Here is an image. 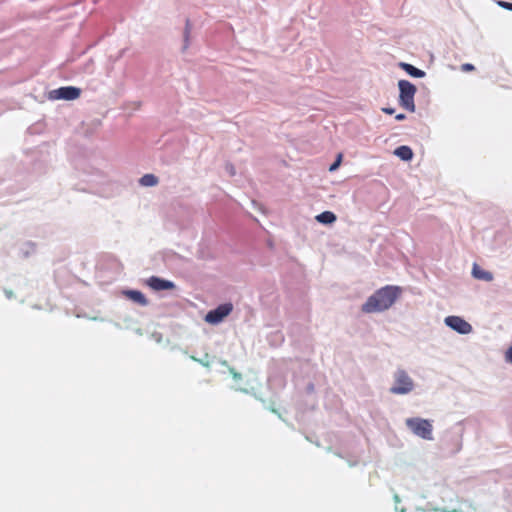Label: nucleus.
<instances>
[{"mask_svg": "<svg viewBox=\"0 0 512 512\" xmlns=\"http://www.w3.org/2000/svg\"><path fill=\"white\" fill-rule=\"evenodd\" d=\"M395 384L390 388V392L396 395L408 394L414 388V382L404 370H398L395 375Z\"/></svg>", "mask_w": 512, "mask_h": 512, "instance_id": "4", "label": "nucleus"}, {"mask_svg": "<svg viewBox=\"0 0 512 512\" xmlns=\"http://www.w3.org/2000/svg\"><path fill=\"white\" fill-rule=\"evenodd\" d=\"M147 285L155 290V291H162V290H171L174 289L175 285L173 282L165 279H161L156 276H152L147 280Z\"/></svg>", "mask_w": 512, "mask_h": 512, "instance_id": "8", "label": "nucleus"}, {"mask_svg": "<svg viewBox=\"0 0 512 512\" xmlns=\"http://www.w3.org/2000/svg\"><path fill=\"white\" fill-rule=\"evenodd\" d=\"M316 220L320 223L331 224L336 221V215L333 212L325 211L317 215Z\"/></svg>", "mask_w": 512, "mask_h": 512, "instance_id": "13", "label": "nucleus"}, {"mask_svg": "<svg viewBox=\"0 0 512 512\" xmlns=\"http://www.w3.org/2000/svg\"><path fill=\"white\" fill-rule=\"evenodd\" d=\"M406 426L418 437L425 440H432L433 426L431 421L422 418L406 419Z\"/></svg>", "mask_w": 512, "mask_h": 512, "instance_id": "3", "label": "nucleus"}, {"mask_svg": "<svg viewBox=\"0 0 512 512\" xmlns=\"http://www.w3.org/2000/svg\"><path fill=\"white\" fill-rule=\"evenodd\" d=\"M139 182L142 186L151 187L158 184V178L154 174H145Z\"/></svg>", "mask_w": 512, "mask_h": 512, "instance_id": "14", "label": "nucleus"}, {"mask_svg": "<svg viewBox=\"0 0 512 512\" xmlns=\"http://www.w3.org/2000/svg\"><path fill=\"white\" fill-rule=\"evenodd\" d=\"M401 67L412 77L421 78L425 76V72L423 70H420L411 64L401 63Z\"/></svg>", "mask_w": 512, "mask_h": 512, "instance_id": "12", "label": "nucleus"}, {"mask_svg": "<svg viewBox=\"0 0 512 512\" xmlns=\"http://www.w3.org/2000/svg\"><path fill=\"white\" fill-rule=\"evenodd\" d=\"M395 118H396V120L401 121V120H404V119H405V115H404V114H398V115H396V117H395Z\"/></svg>", "mask_w": 512, "mask_h": 512, "instance_id": "20", "label": "nucleus"}, {"mask_svg": "<svg viewBox=\"0 0 512 512\" xmlns=\"http://www.w3.org/2000/svg\"><path fill=\"white\" fill-rule=\"evenodd\" d=\"M400 95H399V103L401 107L404 109L414 112L415 111V103L414 96L416 93V87L414 84L407 80H400L398 82Z\"/></svg>", "mask_w": 512, "mask_h": 512, "instance_id": "2", "label": "nucleus"}, {"mask_svg": "<svg viewBox=\"0 0 512 512\" xmlns=\"http://www.w3.org/2000/svg\"><path fill=\"white\" fill-rule=\"evenodd\" d=\"M500 5L504 8H507L509 10H512V3H508V2H500Z\"/></svg>", "mask_w": 512, "mask_h": 512, "instance_id": "17", "label": "nucleus"}, {"mask_svg": "<svg viewBox=\"0 0 512 512\" xmlns=\"http://www.w3.org/2000/svg\"><path fill=\"white\" fill-rule=\"evenodd\" d=\"M445 324L461 334H468L472 331V326L459 316L446 317Z\"/></svg>", "mask_w": 512, "mask_h": 512, "instance_id": "6", "label": "nucleus"}, {"mask_svg": "<svg viewBox=\"0 0 512 512\" xmlns=\"http://www.w3.org/2000/svg\"><path fill=\"white\" fill-rule=\"evenodd\" d=\"M507 358L510 362H512V347L507 351Z\"/></svg>", "mask_w": 512, "mask_h": 512, "instance_id": "19", "label": "nucleus"}, {"mask_svg": "<svg viewBox=\"0 0 512 512\" xmlns=\"http://www.w3.org/2000/svg\"><path fill=\"white\" fill-rule=\"evenodd\" d=\"M125 295L132 301L138 303L141 306H146L148 304V301L145 297V295L137 290H128L124 292Z\"/></svg>", "mask_w": 512, "mask_h": 512, "instance_id": "9", "label": "nucleus"}, {"mask_svg": "<svg viewBox=\"0 0 512 512\" xmlns=\"http://www.w3.org/2000/svg\"><path fill=\"white\" fill-rule=\"evenodd\" d=\"M475 67L470 63H465L461 66V70L464 72H470L473 71Z\"/></svg>", "mask_w": 512, "mask_h": 512, "instance_id": "16", "label": "nucleus"}, {"mask_svg": "<svg viewBox=\"0 0 512 512\" xmlns=\"http://www.w3.org/2000/svg\"><path fill=\"white\" fill-rule=\"evenodd\" d=\"M472 274L476 279L490 282L493 280L492 273L481 269L477 264H474Z\"/></svg>", "mask_w": 512, "mask_h": 512, "instance_id": "10", "label": "nucleus"}, {"mask_svg": "<svg viewBox=\"0 0 512 512\" xmlns=\"http://www.w3.org/2000/svg\"><path fill=\"white\" fill-rule=\"evenodd\" d=\"M394 154L404 161H409L413 157V151L409 146H399L395 149Z\"/></svg>", "mask_w": 512, "mask_h": 512, "instance_id": "11", "label": "nucleus"}, {"mask_svg": "<svg viewBox=\"0 0 512 512\" xmlns=\"http://www.w3.org/2000/svg\"><path fill=\"white\" fill-rule=\"evenodd\" d=\"M382 111L386 114H393L395 112L394 108H382Z\"/></svg>", "mask_w": 512, "mask_h": 512, "instance_id": "18", "label": "nucleus"}, {"mask_svg": "<svg viewBox=\"0 0 512 512\" xmlns=\"http://www.w3.org/2000/svg\"><path fill=\"white\" fill-rule=\"evenodd\" d=\"M233 310L231 303L219 305L217 308L209 311L205 316V321L209 324H218L224 320Z\"/></svg>", "mask_w": 512, "mask_h": 512, "instance_id": "5", "label": "nucleus"}, {"mask_svg": "<svg viewBox=\"0 0 512 512\" xmlns=\"http://www.w3.org/2000/svg\"><path fill=\"white\" fill-rule=\"evenodd\" d=\"M402 289L399 286L387 285L375 291L362 305V312L375 313L388 310L400 297Z\"/></svg>", "mask_w": 512, "mask_h": 512, "instance_id": "1", "label": "nucleus"}, {"mask_svg": "<svg viewBox=\"0 0 512 512\" xmlns=\"http://www.w3.org/2000/svg\"><path fill=\"white\" fill-rule=\"evenodd\" d=\"M341 161H342V154H338L336 161L330 166L329 170L330 171L336 170L340 166Z\"/></svg>", "mask_w": 512, "mask_h": 512, "instance_id": "15", "label": "nucleus"}, {"mask_svg": "<svg viewBox=\"0 0 512 512\" xmlns=\"http://www.w3.org/2000/svg\"><path fill=\"white\" fill-rule=\"evenodd\" d=\"M53 93L56 99L75 100L80 96L81 90L76 87L67 86L56 89Z\"/></svg>", "mask_w": 512, "mask_h": 512, "instance_id": "7", "label": "nucleus"}]
</instances>
